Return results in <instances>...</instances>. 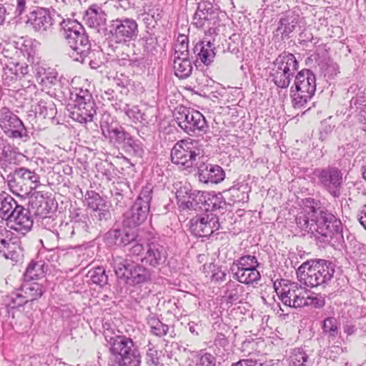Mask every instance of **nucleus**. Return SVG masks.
I'll return each mask as SVG.
<instances>
[{"instance_id": "nucleus-35", "label": "nucleus", "mask_w": 366, "mask_h": 366, "mask_svg": "<svg viewBox=\"0 0 366 366\" xmlns=\"http://www.w3.org/2000/svg\"><path fill=\"white\" fill-rule=\"evenodd\" d=\"M16 206H19L16 201L11 197L8 196L1 200L0 203V216L2 219L6 220V217L12 212Z\"/></svg>"}, {"instance_id": "nucleus-29", "label": "nucleus", "mask_w": 366, "mask_h": 366, "mask_svg": "<svg viewBox=\"0 0 366 366\" xmlns=\"http://www.w3.org/2000/svg\"><path fill=\"white\" fill-rule=\"evenodd\" d=\"M113 237L115 239V244L117 245H127L134 241L137 235L131 229L114 230Z\"/></svg>"}, {"instance_id": "nucleus-26", "label": "nucleus", "mask_w": 366, "mask_h": 366, "mask_svg": "<svg viewBox=\"0 0 366 366\" xmlns=\"http://www.w3.org/2000/svg\"><path fill=\"white\" fill-rule=\"evenodd\" d=\"M149 206L145 204L142 205L139 202H136L132 209L131 222L134 226L142 224L147 219L149 213Z\"/></svg>"}, {"instance_id": "nucleus-31", "label": "nucleus", "mask_w": 366, "mask_h": 366, "mask_svg": "<svg viewBox=\"0 0 366 366\" xmlns=\"http://www.w3.org/2000/svg\"><path fill=\"white\" fill-rule=\"evenodd\" d=\"M322 329L325 335H328V338L334 339L338 335V326L337 320L334 317H328L322 322Z\"/></svg>"}, {"instance_id": "nucleus-2", "label": "nucleus", "mask_w": 366, "mask_h": 366, "mask_svg": "<svg viewBox=\"0 0 366 366\" xmlns=\"http://www.w3.org/2000/svg\"><path fill=\"white\" fill-rule=\"evenodd\" d=\"M342 250L345 245L342 224L331 211L322 209V246Z\"/></svg>"}, {"instance_id": "nucleus-36", "label": "nucleus", "mask_w": 366, "mask_h": 366, "mask_svg": "<svg viewBox=\"0 0 366 366\" xmlns=\"http://www.w3.org/2000/svg\"><path fill=\"white\" fill-rule=\"evenodd\" d=\"M203 19L204 22L202 23V26H204L205 28H208V32L209 34L215 33L217 29L219 26V18L217 15L214 12L210 13L209 17L204 14Z\"/></svg>"}, {"instance_id": "nucleus-6", "label": "nucleus", "mask_w": 366, "mask_h": 366, "mask_svg": "<svg viewBox=\"0 0 366 366\" xmlns=\"http://www.w3.org/2000/svg\"><path fill=\"white\" fill-rule=\"evenodd\" d=\"M200 155V149L197 142L191 139L177 142L171 151L172 162L185 169H191L196 165L197 159Z\"/></svg>"}, {"instance_id": "nucleus-12", "label": "nucleus", "mask_w": 366, "mask_h": 366, "mask_svg": "<svg viewBox=\"0 0 366 366\" xmlns=\"http://www.w3.org/2000/svg\"><path fill=\"white\" fill-rule=\"evenodd\" d=\"M138 25L131 19L113 21L110 31L112 37L117 44L125 43L137 36Z\"/></svg>"}, {"instance_id": "nucleus-1", "label": "nucleus", "mask_w": 366, "mask_h": 366, "mask_svg": "<svg viewBox=\"0 0 366 366\" xmlns=\"http://www.w3.org/2000/svg\"><path fill=\"white\" fill-rule=\"evenodd\" d=\"M274 288L278 297L287 306L297 308L310 305L317 307L319 305L317 295H302V290L295 282L280 280L274 282Z\"/></svg>"}, {"instance_id": "nucleus-14", "label": "nucleus", "mask_w": 366, "mask_h": 366, "mask_svg": "<svg viewBox=\"0 0 366 366\" xmlns=\"http://www.w3.org/2000/svg\"><path fill=\"white\" fill-rule=\"evenodd\" d=\"M116 273L127 280H131L134 284H141L150 279L149 271L143 266L124 261L115 268Z\"/></svg>"}, {"instance_id": "nucleus-50", "label": "nucleus", "mask_w": 366, "mask_h": 366, "mask_svg": "<svg viewBox=\"0 0 366 366\" xmlns=\"http://www.w3.org/2000/svg\"><path fill=\"white\" fill-rule=\"evenodd\" d=\"M51 75V81L50 82H53V79L56 80L57 77V72L56 71H52Z\"/></svg>"}, {"instance_id": "nucleus-7", "label": "nucleus", "mask_w": 366, "mask_h": 366, "mask_svg": "<svg viewBox=\"0 0 366 366\" xmlns=\"http://www.w3.org/2000/svg\"><path fill=\"white\" fill-rule=\"evenodd\" d=\"M61 27L68 45L74 51L79 52L81 46L87 44L88 39L83 33V27L76 20L64 19Z\"/></svg>"}, {"instance_id": "nucleus-45", "label": "nucleus", "mask_w": 366, "mask_h": 366, "mask_svg": "<svg viewBox=\"0 0 366 366\" xmlns=\"http://www.w3.org/2000/svg\"><path fill=\"white\" fill-rule=\"evenodd\" d=\"M232 366H262L257 362L252 361V360H242L239 362L234 363Z\"/></svg>"}, {"instance_id": "nucleus-3", "label": "nucleus", "mask_w": 366, "mask_h": 366, "mask_svg": "<svg viewBox=\"0 0 366 366\" xmlns=\"http://www.w3.org/2000/svg\"><path fill=\"white\" fill-rule=\"evenodd\" d=\"M173 116L178 126L189 135L207 132L208 124L206 119L197 110L179 105L174 109Z\"/></svg>"}, {"instance_id": "nucleus-19", "label": "nucleus", "mask_w": 366, "mask_h": 366, "mask_svg": "<svg viewBox=\"0 0 366 366\" xmlns=\"http://www.w3.org/2000/svg\"><path fill=\"white\" fill-rule=\"evenodd\" d=\"M295 89L313 96L316 90L315 75L308 69L300 71L296 76Z\"/></svg>"}, {"instance_id": "nucleus-32", "label": "nucleus", "mask_w": 366, "mask_h": 366, "mask_svg": "<svg viewBox=\"0 0 366 366\" xmlns=\"http://www.w3.org/2000/svg\"><path fill=\"white\" fill-rule=\"evenodd\" d=\"M335 267L336 265L332 261L322 259V286L333 278Z\"/></svg>"}, {"instance_id": "nucleus-30", "label": "nucleus", "mask_w": 366, "mask_h": 366, "mask_svg": "<svg viewBox=\"0 0 366 366\" xmlns=\"http://www.w3.org/2000/svg\"><path fill=\"white\" fill-rule=\"evenodd\" d=\"M235 267L238 269H257L259 262L255 256L244 255L237 260Z\"/></svg>"}, {"instance_id": "nucleus-10", "label": "nucleus", "mask_w": 366, "mask_h": 366, "mask_svg": "<svg viewBox=\"0 0 366 366\" xmlns=\"http://www.w3.org/2000/svg\"><path fill=\"white\" fill-rule=\"evenodd\" d=\"M7 225L16 232L25 234L31 230L33 219L29 209L23 206H16L6 217Z\"/></svg>"}, {"instance_id": "nucleus-27", "label": "nucleus", "mask_w": 366, "mask_h": 366, "mask_svg": "<svg viewBox=\"0 0 366 366\" xmlns=\"http://www.w3.org/2000/svg\"><path fill=\"white\" fill-rule=\"evenodd\" d=\"M339 73L338 65L330 58H324L322 60V74L324 75L326 79L327 83H329V79H334L335 76Z\"/></svg>"}, {"instance_id": "nucleus-20", "label": "nucleus", "mask_w": 366, "mask_h": 366, "mask_svg": "<svg viewBox=\"0 0 366 366\" xmlns=\"http://www.w3.org/2000/svg\"><path fill=\"white\" fill-rule=\"evenodd\" d=\"M106 17L107 14L100 6L92 4L86 11L84 19L89 26L97 29L105 24Z\"/></svg>"}, {"instance_id": "nucleus-34", "label": "nucleus", "mask_w": 366, "mask_h": 366, "mask_svg": "<svg viewBox=\"0 0 366 366\" xmlns=\"http://www.w3.org/2000/svg\"><path fill=\"white\" fill-rule=\"evenodd\" d=\"M291 97L293 107L295 109H302L312 96L295 89V91H292Z\"/></svg>"}, {"instance_id": "nucleus-43", "label": "nucleus", "mask_w": 366, "mask_h": 366, "mask_svg": "<svg viewBox=\"0 0 366 366\" xmlns=\"http://www.w3.org/2000/svg\"><path fill=\"white\" fill-rule=\"evenodd\" d=\"M146 248L144 247L143 244L136 243L130 249L129 253L132 256L143 257L145 254Z\"/></svg>"}, {"instance_id": "nucleus-13", "label": "nucleus", "mask_w": 366, "mask_h": 366, "mask_svg": "<svg viewBox=\"0 0 366 366\" xmlns=\"http://www.w3.org/2000/svg\"><path fill=\"white\" fill-rule=\"evenodd\" d=\"M95 114L94 102L90 97L77 95L70 112V117L76 122L86 123L92 121Z\"/></svg>"}, {"instance_id": "nucleus-44", "label": "nucleus", "mask_w": 366, "mask_h": 366, "mask_svg": "<svg viewBox=\"0 0 366 366\" xmlns=\"http://www.w3.org/2000/svg\"><path fill=\"white\" fill-rule=\"evenodd\" d=\"M357 219L360 224L366 230V203L362 206L360 212L357 214Z\"/></svg>"}, {"instance_id": "nucleus-52", "label": "nucleus", "mask_w": 366, "mask_h": 366, "mask_svg": "<svg viewBox=\"0 0 366 366\" xmlns=\"http://www.w3.org/2000/svg\"><path fill=\"white\" fill-rule=\"evenodd\" d=\"M324 305H325V301L323 300H322V303H321L322 307H323Z\"/></svg>"}, {"instance_id": "nucleus-40", "label": "nucleus", "mask_w": 366, "mask_h": 366, "mask_svg": "<svg viewBox=\"0 0 366 366\" xmlns=\"http://www.w3.org/2000/svg\"><path fill=\"white\" fill-rule=\"evenodd\" d=\"M177 43L179 44H176V52L179 51L183 56H187L188 53V38L184 35H179L177 37Z\"/></svg>"}, {"instance_id": "nucleus-38", "label": "nucleus", "mask_w": 366, "mask_h": 366, "mask_svg": "<svg viewBox=\"0 0 366 366\" xmlns=\"http://www.w3.org/2000/svg\"><path fill=\"white\" fill-rule=\"evenodd\" d=\"M307 355L300 350H294L290 357L289 366H306Z\"/></svg>"}, {"instance_id": "nucleus-25", "label": "nucleus", "mask_w": 366, "mask_h": 366, "mask_svg": "<svg viewBox=\"0 0 366 366\" xmlns=\"http://www.w3.org/2000/svg\"><path fill=\"white\" fill-rule=\"evenodd\" d=\"M173 67L175 75L179 79H184L189 76L192 71V66L187 56L175 57Z\"/></svg>"}, {"instance_id": "nucleus-28", "label": "nucleus", "mask_w": 366, "mask_h": 366, "mask_svg": "<svg viewBox=\"0 0 366 366\" xmlns=\"http://www.w3.org/2000/svg\"><path fill=\"white\" fill-rule=\"evenodd\" d=\"M292 74L288 71H281L274 65L272 76L274 83L279 87L287 88L290 83V76Z\"/></svg>"}, {"instance_id": "nucleus-24", "label": "nucleus", "mask_w": 366, "mask_h": 366, "mask_svg": "<svg viewBox=\"0 0 366 366\" xmlns=\"http://www.w3.org/2000/svg\"><path fill=\"white\" fill-rule=\"evenodd\" d=\"M234 278L244 285H253L257 283L261 278L259 272L257 269H232Z\"/></svg>"}, {"instance_id": "nucleus-51", "label": "nucleus", "mask_w": 366, "mask_h": 366, "mask_svg": "<svg viewBox=\"0 0 366 366\" xmlns=\"http://www.w3.org/2000/svg\"><path fill=\"white\" fill-rule=\"evenodd\" d=\"M362 177L366 180V164L364 167V171L362 172Z\"/></svg>"}, {"instance_id": "nucleus-9", "label": "nucleus", "mask_w": 366, "mask_h": 366, "mask_svg": "<svg viewBox=\"0 0 366 366\" xmlns=\"http://www.w3.org/2000/svg\"><path fill=\"white\" fill-rule=\"evenodd\" d=\"M189 224L190 231L197 237L210 236L219 228V218L213 214L194 217Z\"/></svg>"}, {"instance_id": "nucleus-49", "label": "nucleus", "mask_w": 366, "mask_h": 366, "mask_svg": "<svg viewBox=\"0 0 366 366\" xmlns=\"http://www.w3.org/2000/svg\"><path fill=\"white\" fill-rule=\"evenodd\" d=\"M345 332L348 335H352L355 332V328L353 326H347L345 328Z\"/></svg>"}, {"instance_id": "nucleus-8", "label": "nucleus", "mask_w": 366, "mask_h": 366, "mask_svg": "<svg viewBox=\"0 0 366 366\" xmlns=\"http://www.w3.org/2000/svg\"><path fill=\"white\" fill-rule=\"evenodd\" d=\"M14 179L9 184L14 194H29L38 185V177L30 170L26 168H19L14 172Z\"/></svg>"}, {"instance_id": "nucleus-41", "label": "nucleus", "mask_w": 366, "mask_h": 366, "mask_svg": "<svg viewBox=\"0 0 366 366\" xmlns=\"http://www.w3.org/2000/svg\"><path fill=\"white\" fill-rule=\"evenodd\" d=\"M350 104L355 105L360 112H366V95L362 94L352 97L350 100Z\"/></svg>"}, {"instance_id": "nucleus-17", "label": "nucleus", "mask_w": 366, "mask_h": 366, "mask_svg": "<svg viewBox=\"0 0 366 366\" xmlns=\"http://www.w3.org/2000/svg\"><path fill=\"white\" fill-rule=\"evenodd\" d=\"M167 255V251L162 245L152 242L147 244L145 254L141 260L147 264L157 267L165 261Z\"/></svg>"}, {"instance_id": "nucleus-11", "label": "nucleus", "mask_w": 366, "mask_h": 366, "mask_svg": "<svg viewBox=\"0 0 366 366\" xmlns=\"http://www.w3.org/2000/svg\"><path fill=\"white\" fill-rule=\"evenodd\" d=\"M343 183V174L337 167L322 169V187L334 198H339Z\"/></svg>"}, {"instance_id": "nucleus-16", "label": "nucleus", "mask_w": 366, "mask_h": 366, "mask_svg": "<svg viewBox=\"0 0 366 366\" xmlns=\"http://www.w3.org/2000/svg\"><path fill=\"white\" fill-rule=\"evenodd\" d=\"M44 293V287L41 284L36 282L26 280L21 285L20 293L17 295L18 298L22 299L21 302L17 307L38 300Z\"/></svg>"}, {"instance_id": "nucleus-5", "label": "nucleus", "mask_w": 366, "mask_h": 366, "mask_svg": "<svg viewBox=\"0 0 366 366\" xmlns=\"http://www.w3.org/2000/svg\"><path fill=\"white\" fill-rule=\"evenodd\" d=\"M209 196L210 194L207 192L195 190L189 192L187 187H180L176 192L177 205L180 211L184 212L209 210Z\"/></svg>"}, {"instance_id": "nucleus-22", "label": "nucleus", "mask_w": 366, "mask_h": 366, "mask_svg": "<svg viewBox=\"0 0 366 366\" xmlns=\"http://www.w3.org/2000/svg\"><path fill=\"white\" fill-rule=\"evenodd\" d=\"M194 52H197L198 59L205 65L213 62L215 56L214 48L210 41L198 42L194 47Z\"/></svg>"}, {"instance_id": "nucleus-4", "label": "nucleus", "mask_w": 366, "mask_h": 366, "mask_svg": "<svg viewBox=\"0 0 366 366\" xmlns=\"http://www.w3.org/2000/svg\"><path fill=\"white\" fill-rule=\"evenodd\" d=\"M132 339L119 336L114 339L109 349V362L111 366H139L140 360L132 347Z\"/></svg>"}, {"instance_id": "nucleus-15", "label": "nucleus", "mask_w": 366, "mask_h": 366, "mask_svg": "<svg viewBox=\"0 0 366 366\" xmlns=\"http://www.w3.org/2000/svg\"><path fill=\"white\" fill-rule=\"evenodd\" d=\"M319 261H308L302 264L297 270L299 281L305 286L314 288L320 285V275Z\"/></svg>"}, {"instance_id": "nucleus-48", "label": "nucleus", "mask_w": 366, "mask_h": 366, "mask_svg": "<svg viewBox=\"0 0 366 366\" xmlns=\"http://www.w3.org/2000/svg\"><path fill=\"white\" fill-rule=\"evenodd\" d=\"M25 7V1L24 0H18V9L20 13H22Z\"/></svg>"}, {"instance_id": "nucleus-39", "label": "nucleus", "mask_w": 366, "mask_h": 366, "mask_svg": "<svg viewBox=\"0 0 366 366\" xmlns=\"http://www.w3.org/2000/svg\"><path fill=\"white\" fill-rule=\"evenodd\" d=\"M196 366H216V358L210 353H204L199 357Z\"/></svg>"}, {"instance_id": "nucleus-42", "label": "nucleus", "mask_w": 366, "mask_h": 366, "mask_svg": "<svg viewBox=\"0 0 366 366\" xmlns=\"http://www.w3.org/2000/svg\"><path fill=\"white\" fill-rule=\"evenodd\" d=\"M102 201L101 197L98 194H94L89 198L88 207L93 211H97L99 209V204Z\"/></svg>"}, {"instance_id": "nucleus-18", "label": "nucleus", "mask_w": 366, "mask_h": 366, "mask_svg": "<svg viewBox=\"0 0 366 366\" xmlns=\"http://www.w3.org/2000/svg\"><path fill=\"white\" fill-rule=\"evenodd\" d=\"M199 179L204 183L218 184L225 177L223 169L217 164H203L198 169Z\"/></svg>"}, {"instance_id": "nucleus-37", "label": "nucleus", "mask_w": 366, "mask_h": 366, "mask_svg": "<svg viewBox=\"0 0 366 366\" xmlns=\"http://www.w3.org/2000/svg\"><path fill=\"white\" fill-rule=\"evenodd\" d=\"M11 232L6 229H0V252H9L11 244Z\"/></svg>"}, {"instance_id": "nucleus-47", "label": "nucleus", "mask_w": 366, "mask_h": 366, "mask_svg": "<svg viewBox=\"0 0 366 366\" xmlns=\"http://www.w3.org/2000/svg\"><path fill=\"white\" fill-rule=\"evenodd\" d=\"M152 332L157 336H163V335H166V331L164 330H162V331H161L157 327H152Z\"/></svg>"}, {"instance_id": "nucleus-46", "label": "nucleus", "mask_w": 366, "mask_h": 366, "mask_svg": "<svg viewBox=\"0 0 366 366\" xmlns=\"http://www.w3.org/2000/svg\"><path fill=\"white\" fill-rule=\"evenodd\" d=\"M5 16H6V9L5 7L0 4V25L3 24V22L5 20Z\"/></svg>"}, {"instance_id": "nucleus-21", "label": "nucleus", "mask_w": 366, "mask_h": 366, "mask_svg": "<svg viewBox=\"0 0 366 366\" xmlns=\"http://www.w3.org/2000/svg\"><path fill=\"white\" fill-rule=\"evenodd\" d=\"M31 19L33 27L36 31H44L51 25V17L46 9L40 8L32 13Z\"/></svg>"}, {"instance_id": "nucleus-33", "label": "nucleus", "mask_w": 366, "mask_h": 366, "mask_svg": "<svg viewBox=\"0 0 366 366\" xmlns=\"http://www.w3.org/2000/svg\"><path fill=\"white\" fill-rule=\"evenodd\" d=\"M44 274L43 269V264L31 262L28 265L26 272L25 277L29 280H33L41 277Z\"/></svg>"}, {"instance_id": "nucleus-23", "label": "nucleus", "mask_w": 366, "mask_h": 366, "mask_svg": "<svg viewBox=\"0 0 366 366\" xmlns=\"http://www.w3.org/2000/svg\"><path fill=\"white\" fill-rule=\"evenodd\" d=\"M274 65L278 69L288 71L292 75L293 72L297 69L298 63L292 54L284 52L275 59Z\"/></svg>"}]
</instances>
